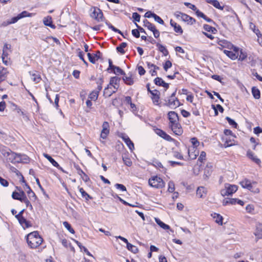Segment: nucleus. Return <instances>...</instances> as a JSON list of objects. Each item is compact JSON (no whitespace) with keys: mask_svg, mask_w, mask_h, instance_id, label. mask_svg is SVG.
<instances>
[{"mask_svg":"<svg viewBox=\"0 0 262 262\" xmlns=\"http://www.w3.org/2000/svg\"><path fill=\"white\" fill-rule=\"evenodd\" d=\"M173 156L174 158H176L177 159H181V160L183 159V156L180 152H179L178 151H173Z\"/></svg>","mask_w":262,"mask_h":262,"instance_id":"nucleus-57","label":"nucleus"},{"mask_svg":"<svg viewBox=\"0 0 262 262\" xmlns=\"http://www.w3.org/2000/svg\"><path fill=\"white\" fill-rule=\"evenodd\" d=\"M123 139L130 150H132L134 148V145L133 142L130 140V139L128 137H124L123 138Z\"/></svg>","mask_w":262,"mask_h":262,"instance_id":"nucleus-33","label":"nucleus"},{"mask_svg":"<svg viewBox=\"0 0 262 262\" xmlns=\"http://www.w3.org/2000/svg\"><path fill=\"white\" fill-rule=\"evenodd\" d=\"M126 46L127 43L126 42H122L119 46L116 48V50L118 52H120L122 54H124L125 52L124 48H125Z\"/></svg>","mask_w":262,"mask_h":262,"instance_id":"nucleus-34","label":"nucleus"},{"mask_svg":"<svg viewBox=\"0 0 262 262\" xmlns=\"http://www.w3.org/2000/svg\"><path fill=\"white\" fill-rule=\"evenodd\" d=\"M240 184L243 188H246L254 193H258L259 191L258 188H255L253 186V185L256 184V182H255L251 183L249 180L245 179L240 182Z\"/></svg>","mask_w":262,"mask_h":262,"instance_id":"nucleus-5","label":"nucleus"},{"mask_svg":"<svg viewBox=\"0 0 262 262\" xmlns=\"http://www.w3.org/2000/svg\"><path fill=\"white\" fill-rule=\"evenodd\" d=\"M156 132L157 135L168 141H172L173 140V139H172L169 135L167 134L166 132L161 129L157 128Z\"/></svg>","mask_w":262,"mask_h":262,"instance_id":"nucleus-13","label":"nucleus"},{"mask_svg":"<svg viewBox=\"0 0 262 262\" xmlns=\"http://www.w3.org/2000/svg\"><path fill=\"white\" fill-rule=\"evenodd\" d=\"M77 170V173L81 177V178L85 182H88L90 179L88 175L80 168L78 165H74Z\"/></svg>","mask_w":262,"mask_h":262,"instance_id":"nucleus-12","label":"nucleus"},{"mask_svg":"<svg viewBox=\"0 0 262 262\" xmlns=\"http://www.w3.org/2000/svg\"><path fill=\"white\" fill-rule=\"evenodd\" d=\"M237 190V187L234 185L229 184H225V188L222 189L221 194L222 196L229 195L235 192Z\"/></svg>","mask_w":262,"mask_h":262,"instance_id":"nucleus-6","label":"nucleus"},{"mask_svg":"<svg viewBox=\"0 0 262 262\" xmlns=\"http://www.w3.org/2000/svg\"><path fill=\"white\" fill-rule=\"evenodd\" d=\"M144 25L143 26L145 27H146L148 30L152 31L155 28V26L150 23L148 20L145 19L143 20Z\"/></svg>","mask_w":262,"mask_h":262,"instance_id":"nucleus-28","label":"nucleus"},{"mask_svg":"<svg viewBox=\"0 0 262 262\" xmlns=\"http://www.w3.org/2000/svg\"><path fill=\"white\" fill-rule=\"evenodd\" d=\"M172 66V63L170 61V60H167L164 66H163V68L164 69L165 71H167V70L171 68Z\"/></svg>","mask_w":262,"mask_h":262,"instance_id":"nucleus-55","label":"nucleus"},{"mask_svg":"<svg viewBox=\"0 0 262 262\" xmlns=\"http://www.w3.org/2000/svg\"><path fill=\"white\" fill-rule=\"evenodd\" d=\"M191 150L192 149L191 148H188L187 149L189 158L190 160L195 159L199 155V151L196 149H194V151H191Z\"/></svg>","mask_w":262,"mask_h":262,"instance_id":"nucleus-22","label":"nucleus"},{"mask_svg":"<svg viewBox=\"0 0 262 262\" xmlns=\"http://www.w3.org/2000/svg\"><path fill=\"white\" fill-rule=\"evenodd\" d=\"M170 24L171 27H173L174 31L177 33H179L180 34H182L183 32V31L181 28V27L178 25L176 22L173 21L172 19L170 21Z\"/></svg>","mask_w":262,"mask_h":262,"instance_id":"nucleus-18","label":"nucleus"},{"mask_svg":"<svg viewBox=\"0 0 262 262\" xmlns=\"http://www.w3.org/2000/svg\"><path fill=\"white\" fill-rule=\"evenodd\" d=\"M174 189H175V188H174V182L173 181H170L168 182V191L169 192H174Z\"/></svg>","mask_w":262,"mask_h":262,"instance_id":"nucleus-47","label":"nucleus"},{"mask_svg":"<svg viewBox=\"0 0 262 262\" xmlns=\"http://www.w3.org/2000/svg\"><path fill=\"white\" fill-rule=\"evenodd\" d=\"M155 221L156 223L162 228L165 230L169 229L170 228L169 225L165 224L164 223L162 222L160 219L156 218Z\"/></svg>","mask_w":262,"mask_h":262,"instance_id":"nucleus-31","label":"nucleus"},{"mask_svg":"<svg viewBox=\"0 0 262 262\" xmlns=\"http://www.w3.org/2000/svg\"><path fill=\"white\" fill-rule=\"evenodd\" d=\"M78 51V56L79 58L84 62V63L88 66V63L86 61V60L84 58V53L81 51L79 49L77 50Z\"/></svg>","mask_w":262,"mask_h":262,"instance_id":"nucleus-44","label":"nucleus"},{"mask_svg":"<svg viewBox=\"0 0 262 262\" xmlns=\"http://www.w3.org/2000/svg\"><path fill=\"white\" fill-rule=\"evenodd\" d=\"M177 90L170 95V97L165 99V105H166L172 109H174L179 107L181 103L179 99L176 97Z\"/></svg>","mask_w":262,"mask_h":262,"instance_id":"nucleus-2","label":"nucleus"},{"mask_svg":"<svg viewBox=\"0 0 262 262\" xmlns=\"http://www.w3.org/2000/svg\"><path fill=\"white\" fill-rule=\"evenodd\" d=\"M156 46L158 48L159 51L162 53L164 56H167L168 54V50L164 46L159 43H157Z\"/></svg>","mask_w":262,"mask_h":262,"instance_id":"nucleus-26","label":"nucleus"},{"mask_svg":"<svg viewBox=\"0 0 262 262\" xmlns=\"http://www.w3.org/2000/svg\"><path fill=\"white\" fill-rule=\"evenodd\" d=\"M155 83L158 86H163L166 89H168L169 88V84L166 83L161 78L157 77L154 80Z\"/></svg>","mask_w":262,"mask_h":262,"instance_id":"nucleus-16","label":"nucleus"},{"mask_svg":"<svg viewBox=\"0 0 262 262\" xmlns=\"http://www.w3.org/2000/svg\"><path fill=\"white\" fill-rule=\"evenodd\" d=\"M154 165L157 168H162V170H161L162 171L165 172L166 171V169L163 166V165L162 164V163L158 161H155Z\"/></svg>","mask_w":262,"mask_h":262,"instance_id":"nucleus-49","label":"nucleus"},{"mask_svg":"<svg viewBox=\"0 0 262 262\" xmlns=\"http://www.w3.org/2000/svg\"><path fill=\"white\" fill-rule=\"evenodd\" d=\"M207 190L204 187H199L196 190V195L200 198H205Z\"/></svg>","mask_w":262,"mask_h":262,"instance_id":"nucleus-21","label":"nucleus"},{"mask_svg":"<svg viewBox=\"0 0 262 262\" xmlns=\"http://www.w3.org/2000/svg\"><path fill=\"white\" fill-rule=\"evenodd\" d=\"M32 79L35 83H38L41 79L40 75L37 72H35L34 73L31 74Z\"/></svg>","mask_w":262,"mask_h":262,"instance_id":"nucleus-36","label":"nucleus"},{"mask_svg":"<svg viewBox=\"0 0 262 262\" xmlns=\"http://www.w3.org/2000/svg\"><path fill=\"white\" fill-rule=\"evenodd\" d=\"M64 227L71 233H74V230L72 228L71 225L68 222H64L63 223Z\"/></svg>","mask_w":262,"mask_h":262,"instance_id":"nucleus-42","label":"nucleus"},{"mask_svg":"<svg viewBox=\"0 0 262 262\" xmlns=\"http://www.w3.org/2000/svg\"><path fill=\"white\" fill-rule=\"evenodd\" d=\"M99 91H93L89 95V98L91 100L96 101L98 97Z\"/></svg>","mask_w":262,"mask_h":262,"instance_id":"nucleus-40","label":"nucleus"},{"mask_svg":"<svg viewBox=\"0 0 262 262\" xmlns=\"http://www.w3.org/2000/svg\"><path fill=\"white\" fill-rule=\"evenodd\" d=\"M34 14L33 13H29L27 11H24L21 13L18 14L20 19L25 17H32Z\"/></svg>","mask_w":262,"mask_h":262,"instance_id":"nucleus-41","label":"nucleus"},{"mask_svg":"<svg viewBox=\"0 0 262 262\" xmlns=\"http://www.w3.org/2000/svg\"><path fill=\"white\" fill-rule=\"evenodd\" d=\"M168 118L169 123H174L179 121L178 114L174 111H170L168 113Z\"/></svg>","mask_w":262,"mask_h":262,"instance_id":"nucleus-11","label":"nucleus"},{"mask_svg":"<svg viewBox=\"0 0 262 262\" xmlns=\"http://www.w3.org/2000/svg\"><path fill=\"white\" fill-rule=\"evenodd\" d=\"M102 129L101 132L100 138L105 139L110 133V125L107 122L105 121L102 124Z\"/></svg>","mask_w":262,"mask_h":262,"instance_id":"nucleus-10","label":"nucleus"},{"mask_svg":"<svg viewBox=\"0 0 262 262\" xmlns=\"http://www.w3.org/2000/svg\"><path fill=\"white\" fill-rule=\"evenodd\" d=\"M2 154L4 156L7 157V159L9 162L12 163H19L21 161L19 155L12 151L10 149H9V151H5Z\"/></svg>","mask_w":262,"mask_h":262,"instance_id":"nucleus-3","label":"nucleus"},{"mask_svg":"<svg viewBox=\"0 0 262 262\" xmlns=\"http://www.w3.org/2000/svg\"><path fill=\"white\" fill-rule=\"evenodd\" d=\"M112 70L116 75H125V73L119 67L116 66Z\"/></svg>","mask_w":262,"mask_h":262,"instance_id":"nucleus-38","label":"nucleus"},{"mask_svg":"<svg viewBox=\"0 0 262 262\" xmlns=\"http://www.w3.org/2000/svg\"><path fill=\"white\" fill-rule=\"evenodd\" d=\"M246 210L248 213H252L254 210V207L253 205L249 204L246 207Z\"/></svg>","mask_w":262,"mask_h":262,"instance_id":"nucleus-59","label":"nucleus"},{"mask_svg":"<svg viewBox=\"0 0 262 262\" xmlns=\"http://www.w3.org/2000/svg\"><path fill=\"white\" fill-rule=\"evenodd\" d=\"M148 183L150 186L156 188H163L165 185L163 180L158 176H155L149 179Z\"/></svg>","mask_w":262,"mask_h":262,"instance_id":"nucleus-4","label":"nucleus"},{"mask_svg":"<svg viewBox=\"0 0 262 262\" xmlns=\"http://www.w3.org/2000/svg\"><path fill=\"white\" fill-rule=\"evenodd\" d=\"M169 126L176 135L180 136L182 134L183 129L179 121L174 123L169 124Z\"/></svg>","mask_w":262,"mask_h":262,"instance_id":"nucleus-8","label":"nucleus"},{"mask_svg":"<svg viewBox=\"0 0 262 262\" xmlns=\"http://www.w3.org/2000/svg\"><path fill=\"white\" fill-rule=\"evenodd\" d=\"M212 217L215 219V222L219 224L222 225L223 223V217L219 214L214 213L212 214Z\"/></svg>","mask_w":262,"mask_h":262,"instance_id":"nucleus-35","label":"nucleus"},{"mask_svg":"<svg viewBox=\"0 0 262 262\" xmlns=\"http://www.w3.org/2000/svg\"><path fill=\"white\" fill-rule=\"evenodd\" d=\"M132 35L136 38H139L140 37L139 31L138 29H133L132 31Z\"/></svg>","mask_w":262,"mask_h":262,"instance_id":"nucleus-63","label":"nucleus"},{"mask_svg":"<svg viewBox=\"0 0 262 262\" xmlns=\"http://www.w3.org/2000/svg\"><path fill=\"white\" fill-rule=\"evenodd\" d=\"M115 186L117 189H120L122 191H126V187L123 184L117 183V184H116Z\"/></svg>","mask_w":262,"mask_h":262,"instance_id":"nucleus-60","label":"nucleus"},{"mask_svg":"<svg viewBox=\"0 0 262 262\" xmlns=\"http://www.w3.org/2000/svg\"><path fill=\"white\" fill-rule=\"evenodd\" d=\"M254 233L257 238H262V223H256L255 230Z\"/></svg>","mask_w":262,"mask_h":262,"instance_id":"nucleus-14","label":"nucleus"},{"mask_svg":"<svg viewBox=\"0 0 262 262\" xmlns=\"http://www.w3.org/2000/svg\"><path fill=\"white\" fill-rule=\"evenodd\" d=\"M212 5L216 8L217 9H219L220 10H223L224 9V6H221L220 4V2L217 1V0H215L214 1V2L213 3V4H212Z\"/></svg>","mask_w":262,"mask_h":262,"instance_id":"nucleus-58","label":"nucleus"},{"mask_svg":"<svg viewBox=\"0 0 262 262\" xmlns=\"http://www.w3.org/2000/svg\"><path fill=\"white\" fill-rule=\"evenodd\" d=\"M116 93V91H111L109 90V85H107L106 88H105L104 90L103 94L106 97H109L112 96V95L114 93Z\"/></svg>","mask_w":262,"mask_h":262,"instance_id":"nucleus-39","label":"nucleus"},{"mask_svg":"<svg viewBox=\"0 0 262 262\" xmlns=\"http://www.w3.org/2000/svg\"><path fill=\"white\" fill-rule=\"evenodd\" d=\"M12 198L16 200H18L19 201H21L23 199H21L20 195L19 194L18 192L14 191L12 194Z\"/></svg>","mask_w":262,"mask_h":262,"instance_id":"nucleus-46","label":"nucleus"},{"mask_svg":"<svg viewBox=\"0 0 262 262\" xmlns=\"http://www.w3.org/2000/svg\"><path fill=\"white\" fill-rule=\"evenodd\" d=\"M8 73L7 69L4 68L0 71V83L6 78Z\"/></svg>","mask_w":262,"mask_h":262,"instance_id":"nucleus-29","label":"nucleus"},{"mask_svg":"<svg viewBox=\"0 0 262 262\" xmlns=\"http://www.w3.org/2000/svg\"><path fill=\"white\" fill-rule=\"evenodd\" d=\"M122 159L124 164L126 166H130L132 165V162L129 158L123 157Z\"/></svg>","mask_w":262,"mask_h":262,"instance_id":"nucleus-51","label":"nucleus"},{"mask_svg":"<svg viewBox=\"0 0 262 262\" xmlns=\"http://www.w3.org/2000/svg\"><path fill=\"white\" fill-rule=\"evenodd\" d=\"M252 93L255 99H259L260 97V91L255 86L252 88Z\"/></svg>","mask_w":262,"mask_h":262,"instance_id":"nucleus-32","label":"nucleus"},{"mask_svg":"<svg viewBox=\"0 0 262 262\" xmlns=\"http://www.w3.org/2000/svg\"><path fill=\"white\" fill-rule=\"evenodd\" d=\"M219 45L223 48L233 50L235 52H238V48L234 46L232 43L226 40H221L219 41Z\"/></svg>","mask_w":262,"mask_h":262,"instance_id":"nucleus-9","label":"nucleus"},{"mask_svg":"<svg viewBox=\"0 0 262 262\" xmlns=\"http://www.w3.org/2000/svg\"><path fill=\"white\" fill-rule=\"evenodd\" d=\"M126 248L133 253H137L139 251L138 248L129 243L126 244Z\"/></svg>","mask_w":262,"mask_h":262,"instance_id":"nucleus-25","label":"nucleus"},{"mask_svg":"<svg viewBox=\"0 0 262 262\" xmlns=\"http://www.w3.org/2000/svg\"><path fill=\"white\" fill-rule=\"evenodd\" d=\"M191 142L192 144L193 145V147H192V150H194V148L196 147H198L199 144L200 142L198 141L197 139L196 138H192L191 139Z\"/></svg>","mask_w":262,"mask_h":262,"instance_id":"nucleus-48","label":"nucleus"},{"mask_svg":"<svg viewBox=\"0 0 262 262\" xmlns=\"http://www.w3.org/2000/svg\"><path fill=\"white\" fill-rule=\"evenodd\" d=\"M120 80H121V78L115 76V77H111L110 79L109 84L111 85H119V82H120Z\"/></svg>","mask_w":262,"mask_h":262,"instance_id":"nucleus-27","label":"nucleus"},{"mask_svg":"<svg viewBox=\"0 0 262 262\" xmlns=\"http://www.w3.org/2000/svg\"><path fill=\"white\" fill-rule=\"evenodd\" d=\"M43 156L47 159H48L49 160V161H50V162L51 163H52V164L54 166L56 167L58 169H60V170H61L62 171H63V170L62 169V168L59 166L58 163L53 158H52L51 156H50L49 155H48L47 154H45V153H44L43 154Z\"/></svg>","mask_w":262,"mask_h":262,"instance_id":"nucleus-15","label":"nucleus"},{"mask_svg":"<svg viewBox=\"0 0 262 262\" xmlns=\"http://www.w3.org/2000/svg\"><path fill=\"white\" fill-rule=\"evenodd\" d=\"M122 79L125 82V83L127 85H131L134 84V81L131 75L129 76H127L126 75H123Z\"/></svg>","mask_w":262,"mask_h":262,"instance_id":"nucleus-24","label":"nucleus"},{"mask_svg":"<svg viewBox=\"0 0 262 262\" xmlns=\"http://www.w3.org/2000/svg\"><path fill=\"white\" fill-rule=\"evenodd\" d=\"M91 16L98 21H103L104 20L103 13L98 8H94V11L91 14Z\"/></svg>","mask_w":262,"mask_h":262,"instance_id":"nucleus-7","label":"nucleus"},{"mask_svg":"<svg viewBox=\"0 0 262 262\" xmlns=\"http://www.w3.org/2000/svg\"><path fill=\"white\" fill-rule=\"evenodd\" d=\"M27 243L30 248L34 249L39 247L43 242L42 238L38 231H33L26 236Z\"/></svg>","mask_w":262,"mask_h":262,"instance_id":"nucleus-1","label":"nucleus"},{"mask_svg":"<svg viewBox=\"0 0 262 262\" xmlns=\"http://www.w3.org/2000/svg\"><path fill=\"white\" fill-rule=\"evenodd\" d=\"M247 54L244 52L242 50L240 52V55L239 56L238 60L241 61L244 60L247 58Z\"/></svg>","mask_w":262,"mask_h":262,"instance_id":"nucleus-56","label":"nucleus"},{"mask_svg":"<svg viewBox=\"0 0 262 262\" xmlns=\"http://www.w3.org/2000/svg\"><path fill=\"white\" fill-rule=\"evenodd\" d=\"M43 22L45 26H49L52 29H55L56 28V26L53 24L52 17L50 16L45 17Z\"/></svg>","mask_w":262,"mask_h":262,"instance_id":"nucleus-20","label":"nucleus"},{"mask_svg":"<svg viewBox=\"0 0 262 262\" xmlns=\"http://www.w3.org/2000/svg\"><path fill=\"white\" fill-rule=\"evenodd\" d=\"M79 191L81 193L82 196L85 198V200H89V199L92 198L90 196V195L89 194H88L82 188H79Z\"/></svg>","mask_w":262,"mask_h":262,"instance_id":"nucleus-43","label":"nucleus"},{"mask_svg":"<svg viewBox=\"0 0 262 262\" xmlns=\"http://www.w3.org/2000/svg\"><path fill=\"white\" fill-rule=\"evenodd\" d=\"M226 120L228 121V122L230 125H232L233 127L235 128H237L238 125L234 120L230 118L229 117H226Z\"/></svg>","mask_w":262,"mask_h":262,"instance_id":"nucleus-45","label":"nucleus"},{"mask_svg":"<svg viewBox=\"0 0 262 262\" xmlns=\"http://www.w3.org/2000/svg\"><path fill=\"white\" fill-rule=\"evenodd\" d=\"M0 184L4 187H7L9 185L8 181L7 180L2 178L1 177H0Z\"/></svg>","mask_w":262,"mask_h":262,"instance_id":"nucleus-61","label":"nucleus"},{"mask_svg":"<svg viewBox=\"0 0 262 262\" xmlns=\"http://www.w3.org/2000/svg\"><path fill=\"white\" fill-rule=\"evenodd\" d=\"M247 157L252 160L253 162L256 163L258 165H260L261 163V161L259 159L257 158L256 156L254 155V154L250 150H248L247 152Z\"/></svg>","mask_w":262,"mask_h":262,"instance_id":"nucleus-17","label":"nucleus"},{"mask_svg":"<svg viewBox=\"0 0 262 262\" xmlns=\"http://www.w3.org/2000/svg\"><path fill=\"white\" fill-rule=\"evenodd\" d=\"M153 18H154L155 20L159 23L161 25H164V22L163 20L158 15L155 14V15H153Z\"/></svg>","mask_w":262,"mask_h":262,"instance_id":"nucleus-50","label":"nucleus"},{"mask_svg":"<svg viewBox=\"0 0 262 262\" xmlns=\"http://www.w3.org/2000/svg\"><path fill=\"white\" fill-rule=\"evenodd\" d=\"M17 219L24 228L31 227V224L24 217L17 218Z\"/></svg>","mask_w":262,"mask_h":262,"instance_id":"nucleus-19","label":"nucleus"},{"mask_svg":"<svg viewBox=\"0 0 262 262\" xmlns=\"http://www.w3.org/2000/svg\"><path fill=\"white\" fill-rule=\"evenodd\" d=\"M132 17L136 21H137V22L140 21V15L138 13H137V12L133 13Z\"/></svg>","mask_w":262,"mask_h":262,"instance_id":"nucleus-62","label":"nucleus"},{"mask_svg":"<svg viewBox=\"0 0 262 262\" xmlns=\"http://www.w3.org/2000/svg\"><path fill=\"white\" fill-rule=\"evenodd\" d=\"M203 28L205 31L211 32L213 34H215L217 31L216 29L215 28L212 27L207 24L204 25Z\"/></svg>","mask_w":262,"mask_h":262,"instance_id":"nucleus-37","label":"nucleus"},{"mask_svg":"<svg viewBox=\"0 0 262 262\" xmlns=\"http://www.w3.org/2000/svg\"><path fill=\"white\" fill-rule=\"evenodd\" d=\"M105 24L108 26V27L111 29L112 30L114 31L115 32L119 33L121 35L123 36V37H125L122 33V32L119 29H117L115 27H114L110 23H109L108 21H105Z\"/></svg>","mask_w":262,"mask_h":262,"instance_id":"nucleus-30","label":"nucleus"},{"mask_svg":"<svg viewBox=\"0 0 262 262\" xmlns=\"http://www.w3.org/2000/svg\"><path fill=\"white\" fill-rule=\"evenodd\" d=\"M28 196L30 200L35 201L37 199V196L35 193L32 191L30 193H28Z\"/></svg>","mask_w":262,"mask_h":262,"instance_id":"nucleus-64","label":"nucleus"},{"mask_svg":"<svg viewBox=\"0 0 262 262\" xmlns=\"http://www.w3.org/2000/svg\"><path fill=\"white\" fill-rule=\"evenodd\" d=\"M87 55H88V57L90 62H91L92 63H93V64L95 63L97 59L95 58V57L94 56V55L91 54L90 53H88Z\"/></svg>","mask_w":262,"mask_h":262,"instance_id":"nucleus-52","label":"nucleus"},{"mask_svg":"<svg viewBox=\"0 0 262 262\" xmlns=\"http://www.w3.org/2000/svg\"><path fill=\"white\" fill-rule=\"evenodd\" d=\"M206 152L204 151H201L200 155L198 159V161L201 163H203L204 160H205L206 157Z\"/></svg>","mask_w":262,"mask_h":262,"instance_id":"nucleus-53","label":"nucleus"},{"mask_svg":"<svg viewBox=\"0 0 262 262\" xmlns=\"http://www.w3.org/2000/svg\"><path fill=\"white\" fill-rule=\"evenodd\" d=\"M21 202L25 203L26 206L27 207H29L30 210L33 209V207H32V205L31 204L30 201L27 199V198H24V200H23Z\"/></svg>","mask_w":262,"mask_h":262,"instance_id":"nucleus-54","label":"nucleus"},{"mask_svg":"<svg viewBox=\"0 0 262 262\" xmlns=\"http://www.w3.org/2000/svg\"><path fill=\"white\" fill-rule=\"evenodd\" d=\"M223 52L230 58L232 60H235L238 57V55L235 53H234L232 51L224 50Z\"/></svg>","mask_w":262,"mask_h":262,"instance_id":"nucleus-23","label":"nucleus"}]
</instances>
